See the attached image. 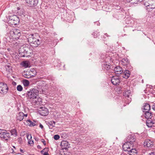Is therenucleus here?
<instances>
[{
  "mask_svg": "<svg viewBox=\"0 0 155 155\" xmlns=\"http://www.w3.org/2000/svg\"><path fill=\"white\" fill-rule=\"evenodd\" d=\"M21 65L25 68H30L31 66L29 62L27 61H24L21 63Z\"/></svg>",
  "mask_w": 155,
  "mask_h": 155,
  "instance_id": "nucleus-23",
  "label": "nucleus"
},
{
  "mask_svg": "<svg viewBox=\"0 0 155 155\" xmlns=\"http://www.w3.org/2000/svg\"><path fill=\"white\" fill-rule=\"evenodd\" d=\"M122 147L123 150L124 151L129 152V150L132 147H130V143L126 141L123 145Z\"/></svg>",
  "mask_w": 155,
  "mask_h": 155,
  "instance_id": "nucleus-15",
  "label": "nucleus"
},
{
  "mask_svg": "<svg viewBox=\"0 0 155 155\" xmlns=\"http://www.w3.org/2000/svg\"><path fill=\"white\" fill-rule=\"evenodd\" d=\"M146 124L147 126L149 127H155V120H147Z\"/></svg>",
  "mask_w": 155,
  "mask_h": 155,
  "instance_id": "nucleus-16",
  "label": "nucleus"
},
{
  "mask_svg": "<svg viewBox=\"0 0 155 155\" xmlns=\"http://www.w3.org/2000/svg\"><path fill=\"white\" fill-rule=\"evenodd\" d=\"M39 127L41 128L42 129L43 128V126L42 124H40L39 125Z\"/></svg>",
  "mask_w": 155,
  "mask_h": 155,
  "instance_id": "nucleus-45",
  "label": "nucleus"
},
{
  "mask_svg": "<svg viewBox=\"0 0 155 155\" xmlns=\"http://www.w3.org/2000/svg\"><path fill=\"white\" fill-rule=\"evenodd\" d=\"M23 84L25 87L28 86L29 84V82L26 80H24L23 81Z\"/></svg>",
  "mask_w": 155,
  "mask_h": 155,
  "instance_id": "nucleus-34",
  "label": "nucleus"
},
{
  "mask_svg": "<svg viewBox=\"0 0 155 155\" xmlns=\"http://www.w3.org/2000/svg\"><path fill=\"white\" fill-rule=\"evenodd\" d=\"M127 24H129V23L128 22V23H127Z\"/></svg>",
  "mask_w": 155,
  "mask_h": 155,
  "instance_id": "nucleus-54",
  "label": "nucleus"
},
{
  "mask_svg": "<svg viewBox=\"0 0 155 155\" xmlns=\"http://www.w3.org/2000/svg\"><path fill=\"white\" fill-rule=\"evenodd\" d=\"M28 42L30 45L33 47H37L41 43V41L38 38V35L34 34L29 35L27 38Z\"/></svg>",
  "mask_w": 155,
  "mask_h": 155,
  "instance_id": "nucleus-1",
  "label": "nucleus"
},
{
  "mask_svg": "<svg viewBox=\"0 0 155 155\" xmlns=\"http://www.w3.org/2000/svg\"><path fill=\"white\" fill-rule=\"evenodd\" d=\"M23 15V16H25L24 15Z\"/></svg>",
  "mask_w": 155,
  "mask_h": 155,
  "instance_id": "nucleus-55",
  "label": "nucleus"
},
{
  "mask_svg": "<svg viewBox=\"0 0 155 155\" xmlns=\"http://www.w3.org/2000/svg\"><path fill=\"white\" fill-rule=\"evenodd\" d=\"M68 142L67 141L64 140L62 141L61 143L62 148L63 149H65L66 150L68 149Z\"/></svg>",
  "mask_w": 155,
  "mask_h": 155,
  "instance_id": "nucleus-19",
  "label": "nucleus"
},
{
  "mask_svg": "<svg viewBox=\"0 0 155 155\" xmlns=\"http://www.w3.org/2000/svg\"><path fill=\"white\" fill-rule=\"evenodd\" d=\"M121 64L124 66L128 67L130 65L129 61L127 58H123L121 61Z\"/></svg>",
  "mask_w": 155,
  "mask_h": 155,
  "instance_id": "nucleus-18",
  "label": "nucleus"
},
{
  "mask_svg": "<svg viewBox=\"0 0 155 155\" xmlns=\"http://www.w3.org/2000/svg\"><path fill=\"white\" fill-rule=\"evenodd\" d=\"M148 155H155V149L152 150L150 153H149Z\"/></svg>",
  "mask_w": 155,
  "mask_h": 155,
  "instance_id": "nucleus-39",
  "label": "nucleus"
},
{
  "mask_svg": "<svg viewBox=\"0 0 155 155\" xmlns=\"http://www.w3.org/2000/svg\"><path fill=\"white\" fill-rule=\"evenodd\" d=\"M27 138L28 140H31L32 138L31 134H27Z\"/></svg>",
  "mask_w": 155,
  "mask_h": 155,
  "instance_id": "nucleus-40",
  "label": "nucleus"
},
{
  "mask_svg": "<svg viewBox=\"0 0 155 155\" xmlns=\"http://www.w3.org/2000/svg\"><path fill=\"white\" fill-rule=\"evenodd\" d=\"M15 155H23L22 154H21L20 153H16L15 154Z\"/></svg>",
  "mask_w": 155,
  "mask_h": 155,
  "instance_id": "nucleus-47",
  "label": "nucleus"
},
{
  "mask_svg": "<svg viewBox=\"0 0 155 155\" xmlns=\"http://www.w3.org/2000/svg\"><path fill=\"white\" fill-rule=\"evenodd\" d=\"M143 0H127L128 2L133 3H137L138 2H141Z\"/></svg>",
  "mask_w": 155,
  "mask_h": 155,
  "instance_id": "nucleus-35",
  "label": "nucleus"
},
{
  "mask_svg": "<svg viewBox=\"0 0 155 155\" xmlns=\"http://www.w3.org/2000/svg\"><path fill=\"white\" fill-rule=\"evenodd\" d=\"M37 138H35V140H37Z\"/></svg>",
  "mask_w": 155,
  "mask_h": 155,
  "instance_id": "nucleus-52",
  "label": "nucleus"
},
{
  "mask_svg": "<svg viewBox=\"0 0 155 155\" xmlns=\"http://www.w3.org/2000/svg\"><path fill=\"white\" fill-rule=\"evenodd\" d=\"M153 104L152 105V108L153 110H155V104L152 103Z\"/></svg>",
  "mask_w": 155,
  "mask_h": 155,
  "instance_id": "nucleus-43",
  "label": "nucleus"
},
{
  "mask_svg": "<svg viewBox=\"0 0 155 155\" xmlns=\"http://www.w3.org/2000/svg\"><path fill=\"white\" fill-rule=\"evenodd\" d=\"M12 150L13 153V152H14V151L13 150V149H12Z\"/></svg>",
  "mask_w": 155,
  "mask_h": 155,
  "instance_id": "nucleus-53",
  "label": "nucleus"
},
{
  "mask_svg": "<svg viewBox=\"0 0 155 155\" xmlns=\"http://www.w3.org/2000/svg\"><path fill=\"white\" fill-rule=\"evenodd\" d=\"M36 73V72L34 69H29L24 72V75L25 78H30L35 77Z\"/></svg>",
  "mask_w": 155,
  "mask_h": 155,
  "instance_id": "nucleus-7",
  "label": "nucleus"
},
{
  "mask_svg": "<svg viewBox=\"0 0 155 155\" xmlns=\"http://www.w3.org/2000/svg\"><path fill=\"white\" fill-rule=\"evenodd\" d=\"M32 53V50L28 46L21 47L19 49V54L22 57L30 56Z\"/></svg>",
  "mask_w": 155,
  "mask_h": 155,
  "instance_id": "nucleus-3",
  "label": "nucleus"
},
{
  "mask_svg": "<svg viewBox=\"0 0 155 155\" xmlns=\"http://www.w3.org/2000/svg\"><path fill=\"white\" fill-rule=\"evenodd\" d=\"M27 124L30 126H34L36 125V124L31 121L30 120H28L26 121Z\"/></svg>",
  "mask_w": 155,
  "mask_h": 155,
  "instance_id": "nucleus-32",
  "label": "nucleus"
},
{
  "mask_svg": "<svg viewBox=\"0 0 155 155\" xmlns=\"http://www.w3.org/2000/svg\"><path fill=\"white\" fill-rule=\"evenodd\" d=\"M26 3L30 6H36L38 2V0H25Z\"/></svg>",
  "mask_w": 155,
  "mask_h": 155,
  "instance_id": "nucleus-12",
  "label": "nucleus"
},
{
  "mask_svg": "<svg viewBox=\"0 0 155 155\" xmlns=\"http://www.w3.org/2000/svg\"><path fill=\"white\" fill-rule=\"evenodd\" d=\"M136 140V136L134 135L131 134L128 136L127 138L126 141L130 143V147H133L134 144Z\"/></svg>",
  "mask_w": 155,
  "mask_h": 155,
  "instance_id": "nucleus-9",
  "label": "nucleus"
},
{
  "mask_svg": "<svg viewBox=\"0 0 155 155\" xmlns=\"http://www.w3.org/2000/svg\"><path fill=\"white\" fill-rule=\"evenodd\" d=\"M137 154H134V153H130V155H137Z\"/></svg>",
  "mask_w": 155,
  "mask_h": 155,
  "instance_id": "nucleus-48",
  "label": "nucleus"
},
{
  "mask_svg": "<svg viewBox=\"0 0 155 155\" xmlns=\"http://www.w3.org/2000/svg\"><path fill=\"white\" fill-rule=\"evenodd\" d=\"M47 124L49 127V128L51 129L54 127L55 122L53 120L49 121L47 122Z\"/></svg>",
  "mask_w": 155,
  "mask_h": 155,
  "instance_id": "nucleus-22",
  "label": "nucleus"
},
{
  "mask_svg": "<svg viewBox=\"0 0 155 155\" xmlns=\"http://www.w3.org/2000/svg\"><path fill=\"white\" fill-rule=\"evenodd\" d=\"M130 92L131 91L130 90H125L123 92L124 96L126 97H127L128 98L129 97Z\"/></svg>",
  "mask_w": 155,
  "mask_h": 155,
  "instance_id": "nucleus-30",
  "label": "nucleus"
},
{
  "mask_svg": "<svg viewBox=\"0 0 155 155\" xmlns=\"http://www.w3.org/2000/svg\"><path fill=\"white\" fill-rule=\"evenodd\" d=\"M40 108L41 109L39 110V114L41 115L42 116H46L48 114V111L47 108L40 107Z\"/></svg>",
  "mask_w": 155,
  "mask_h": 155,
  "instance_id": "nucleus-11",
  "label": "nucleus"
},
{
  "mask_svg": "<svg viewBox=\"0 0 155 155\" xmlns=\"http://www.w3.org/2000/svg\"><path fill=\"white\" fill-rule=\"evenodd\" d=\"M105 36H108V35H107V34H105Z\"/></svg>",
  "mask_w": 155,
  "mask_h": 155,
  "instance_id": "nucleus-51",
  "label": "nucleus"
},
{
  "mask_svg": "<svg viewBox=\"0 0 155 155\" xmlns=\"http://www.w3.org/2000/svg\"><path fill=\"white\" fill-rule=\"evenodd\" d=\"M92 35H93L94 38H97L100 35L99 32L98 31H96L93 32L92 34Z\"/></svg>",
  "mask_w": 155,
  "mask_h": 155,
  "instance_id": "nucleus-33",
  "label": "nucleus"
},
{
  "mask_svg": "<svg viewBox=\"0 0 155 155\" xmlns=\"http://www.w3.org/2000/svg\"><path fill=\"white\" fill-rule=\"evenodd\" d=\"M12 84L14 86L16 85V83L14 81L12 82Z\"/></svg>",
  "mask_w": 155,
  "mask_h": 155,
  "instance_id": "nucleus-44",
  "label": "nucleus"
},
{
  "mask_svg": "<svg viewBox=\"0 0 155 155\" xmlns=\"http://www.w3.org/2000/svg\"><path fill=\"white\" fill-rule=\"evenodd\" d=\"M24 118V114L22 112H20L17 115L16 119L19 121H22Z\"/></svg>",
  "mask_w": 155,
  "mask_h": 155,
  "instance_id": "nucleus-21",
  "label": "nucleus"
},
{
  "mask_svg": "<svg viewBox=\"0 0 155 155\" xmlns=\"http://www.w3.org/2000/svg\"><path fill=\"white\" fill-rule=\"evenodd\" d=\"M11 135L14 137H16L17 136V130L15 129H13L10 130Z\"/></svg>",
  "mask_w": 155,
  "mask_h": 155,
  "instance_id": "nucleus-29",
  "label": "nucleus"
},
{
  "mask_svg": "<svg viewBox=\"0 0 155 155\" xmlns=\"http://www.w3.org/2000/svg\"><path fill=\"white\" fill-rule=\"evenodd\" d=\"M8 23L12 26L16 25L18 24L19 19L18 17L15 15H12L9 17Z\"/></svg>",
  "mask_w": 155,
  "mask_h": 155,
  "instance_id": "nucleus-5",
  "label": "nucleus"
},
{
  "mask_svg": "<svg viewBox=\"0 0 155 155\" xmlns=\"http://www.w3.org/2000/svg\"><path fill=\"white\" fill-rule=\"evenodd\" d=\"M41 142L43 143V144L45 146L46 145V142L45 141V140L44 139H41Z\"/></svg>",
  "mask_w": 155,
  "mask_h": 155,
  "instance_id": "nucleus-42",
  "label": "nucleus"
},
{
  "mask_svg": "<svg viewBox=\"0 0 155 155\" xmlns=\"http://www.w3.org/2000/svg\"><path fill=\"white\" fill-rule=\"evenodd\" d=\"M5 67L7 71L9 72H10L11 71L12 67L11 66V64H8L7 65H5Z\"/></svg>",
  "mask_w": 155,
  "mask_h": 155,
  "instance_id": "nucleus-31",
  "label": "nucleus"
},
{
  "mask_svg": "<svg viewBox=\"0 0 155 155\" xmlns=\"http://www.w3.org/2000/svg\"><path fill=\"white\" fill-rule=\"evenodd\" d=\"M28 143L29 144H34V142L32 140H28Z\"/></svg>",
  "mask_w": 155,
  "mask_h": 155,
  "instance_id": "nucleus-41",
  "label": "nucleus"
},
{
  "mask_svg": "<svg viewBox=\"0 0 155 155\" xmlns=\"http://www.w3.org/2000/svg\"><path fill=\"white\" fill-rule=\"evenodd\" d=\"M28 116V114H24V117L25 116V117H27V116Z\"/></svg>",
  "mask_w": 155,
  "mask_h": 155,
  "instance_id": "nucleus-49",
  "label": "nucleus"
},
{
  "mask_svg": "<svg viewBox=\"0 0 155 155\" xmlns=\"http://www.w3.org/2000/svg\"><path fill=\"white\" fill-rule=\"evenodd\" d=\"M143 112H144V116L147 120H149V119H151L153 117V114L150 110Z\"/></svg>",
  "mask_w": 155,
  "mask_h": 155,
  "instance_id": "nucleus-17",
  "label": "nucleus"
},
{
  "mask_svg": "<svg viewBox=\"0 0 155 155\" xmlns=\"http://www.w3.org/2000/svg\"><path fill=\"white\" fill-rule=\"evenodd\" d=\"M153 4L149 5L147 6H146V9L148 11H151L152 9L155 8V0H154L153 2H152Z\"/></svg>",
  "mask_w": 155,
  "mask_h": 155,
  "instance_id": "nucleus-20",
  "label": "nucleus"
},
{
  "mask_svg": "<svg viewBox=\"0 0 155 155\" xmlns=\"http://www.w3.org/2000/svg\"><path fill=\"white\" fill-rule=\"evenodd\" d=\"M54 138L55 140H57L59 139L60 136L56 134L54 136Z\"/></svg>",
  "mask_w": 155,
  "mask_h": 155,
  "instance_id": "nucleus-38",
  "label": "nucleus"
},
{
  "mask_svg": "<svg viewBox=\"0 0 155 155\" xmlns=\"http://www.w3.org/2000/svg\"><path fill=\"white\" fill-rule=\"evenodd\" d=\"M48 151L49 148L48 147H45L41 152V153L43 155H49L48 153Z\"/></svg>",
  "mask_w": 155,
  "mask_h": 155,
  "instance_id": "nucleus-28",
  "label": "nucleus"
},
{
  "mask_svg": "<svg viewBox=\"0 0 155 155\" xmlns=\"http://www.w3.org/2000/svg\"><path fill=\"white\" fill-rule=\"evenodd\" d=\"M130 72L129 71L126 70L123 73V77L125 78H127L130 77Z\"/></svg>",
  "mask_w": 155,
  "mask_h": 155,
  "instance_id": "nucleus-24",
  "label": "nucleus"
},
{
  "mask_svg": "<svg viewBox=\"0 0 155 155\" xmlns=\"http://www.w3.org/2000/svg\"><path fill=\"white\" fill-rule=\"evenodd\" d=\"M18 139L19 140H22L21 138L20 137Z\"/></svg>",
  "mask_w": 155,
  "mask_h": 155,
  "instance_id": "nucleus-50",
  "label": "nucleus"
},
{
  "mask_svg": "<svg viewBox=\"0 0 155 155\" xmlns=\"http://www.w3.org/2000/svg\"><path fill=\"white\" fill-rule=\"evenodd\" d=\"M111 81L113 84L115 85H119L120 82V80L118 77H113Z\"/></svg>",
  "mask_w": 155,
  "mask_h": 155,
  "instance_id": "nucleus-14",
  "label": "nucleus"
},
{
  "mask_svg": "<svg viewBox=\"0 0 155 155\" xmlns=\"http://www.w3.org/2000/svg\"><path fill=\"white\" fill-rule=\"evenodd\" d=\"M123 72L122 68L119 66L116 67L114 69V72L117 76H119Z\"/></svg>",
  "mask_w": 155,
  "mask_h": 155,
  "instance_id": "nucleus-13",
  "label": "nucleus"
},
{
  "mask_svg": "<svg viewBox=\"0 0 155 155\" xmlns=\"http://www.w3.org/2000/svg\"><path fill=\"white\" fill-rule=\"evenodd\" d=\"M17 89L18 91H21L23 90V87L21 85H19L17 86Z\"/></svg>",
  "mask_w": 155,
  "mask_h": 155,
  "instance_id": "nucleus-37",
  "label": "nucleus"
},
{
  "mask_svg": "<svg viewBox=\"0 0 155 155\" xmlns=\"http://www.w3.org/2000/svg\"><path fill=\"white\" fill-rule=\"evenodd\" d=\"M9 88L7 85L3 82H0V94H5L8 92Z\"/></svg>",
  "mask_w": 155,
  "mask_h": 155,
  "instance_id": "nucleus-8",
  "label": "nucleus"
},
{
  "mask_svg": "<svg viewBox=\"0 0 155 155\" xmlns=\"http://www.w3.org/2000/svg\"><path fill=\"white\" fill-rule=\"evenodd\" d=\"M38 91L37 89L33 88L31 89L27 92L26 96L28 98L34 99L36 98L38 95Z\"/></svg>",
  "mask_w": 155,
  "mask_h": 155,
  "instance_id": "nucleus-4",
  "label": "nucleus"
},
{
  "mask_svg": "<svg viewBox=\"0 0 155 155\" xmlns=\"http://www.w3.org/2000/svg\"><path fill=\"white\" fill-rule=\"evenodd\" d=\"M131 153H134L136 154H137V151L135 149L132 148L131 149H130L129 150V152Z\"/></svg>",
  "mask_w": 155,
  "mask_h": 155,
  "instance_id": "nucleus-36",
  "label": "nucleus"
},
{
  "mask_svg": "<svg viewBox=\"0 0 155 155\" xmlns=\"http://www.w3.org/2000/svg\"><path fill=\"white\" fill-rule=\"evenodd\" d=\"M103 68L104 71H108L110 70V65L109 64L104 63L102 64Z\"/></svg>",
  "mask_w": 155,
  "mask_h": 155,
  "instance_id": "nucleus-27",
  "label": "nucleus"
},
{
  "mask_svg": "<svg viewBox=\"0 0 155 155\" xmlns=\"http://www.w3.org/2000/svg\"><path fill=\"white\" fill-rule=\"evenodd\" d=\"M154 0H144L143 2V4L146 7L147 6L149 5L153 4Z\"/></svg>",
  "mask_w": 155,
  "mask_h": 155,
  "instance_id": "nucleus-26",
  "label": "nucleus"
},
{
  "mask_svg": "<svg viewBox=\"0 0 155 155\" xmlns=\"http://www.w3.org/2000/svg\"><path fill=\"white\" fill-rule=\"evenodd\" d=\"M13 147L14 148H15V147L14 146H13Z\"/></svg>",
  "mask_w": 155,
  "mask_h": 155,
  "instance_id": "nucleus-56",
  "label": "nucleus"
},
{
  "mask_svg": "<svg viewBox=\"0 0 155 155\" xmlns=\"http://www.w3.org/2000/svg\"><path fill=\"white\" fill-rule=\"evenodd\" d=\"M37 147L38 149H41V146L39 145L37 146Z\"/></svg>",
  "mask_w": 155,
  "mask_h": 155,
  "instance_id": "nucleus-46",
  "label": "nucleus"
},
{
  "mask_svg": "<svg viewBox=\"0 0 155 155\" xmlns=\"http://www.w3.org/2000/svg\"><path fill=\"white\" fill-rule=\"evenodd\" d=\"M21 35L19 30L16 29H12L10 31L8 40L10 42H12L13 41L18 39Z\"/></svg>",
  "mask_w": 155,
  "mask_h": 155,
  "instance_id": "nucleus-2",
  "label": "nucleus"
},
{
  "mask_svg": "<svg viewBox=\"0 0 155 155\" xmlns=\"http://www.w3.org/2000/svg\"><path fill=\"white\" fill-rule=\"evenodd\" d=\"M143 112L150 111V105L148 103H145L143 105Z\"/></svg>",
  "mask_w": 155,
  "mask_h": 155,
  "instance_id": "nucleus-25",
  "label": "nucleus"
},
{
  "mask_svg": "<svg viewBox=\"0 0 155 155\" xmlns=\"http://www.w3.org/2000/svg\"><path fill=\"white\" fill-rule=\"evenodd\" d=\"M0 137L2 140L7 141L10 140V135L6 130H2L0 132Z\"/></svg>",
  "mask_w": 155,
  "mask_h": 155,
  "instance_id": "nucleus-6",
  "label": "nucleus"
},
{
  "mask_svg": "<svg viewBox=\"0 0 155 155\" xmlns=\"http://www.w3.org/2000/svg\"><path fill=\"white\" fill-rule=\"evenodd\" d=\"M154 142L152 140L147 139L144 142V145L147 147H151L153 146Z\"/></svg>",
  "mask_w": 155,
  "mask_h": 155,
  "instance_id": "nucleus-10",
  "label": "nucleus"
}]
</instances>
